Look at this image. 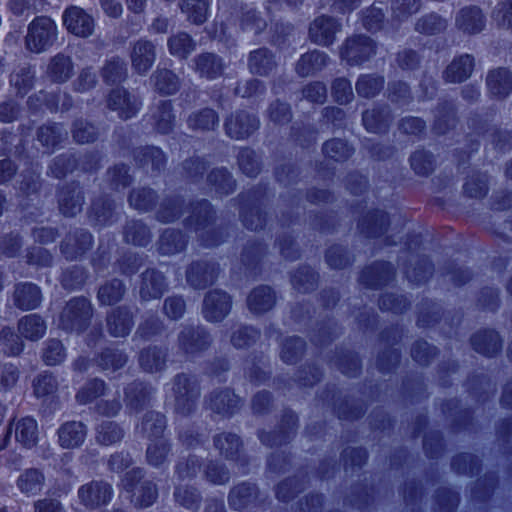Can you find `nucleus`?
<instances>
[{
  "mask_svg": "<svg viewBox=\"0 0 512 512\" xmlns=\"http://www.w3.org/2000/svg\"><path fill=\"white\" fill-rule=\"evenodd\" d=\"M171 393L174 412L187 417L196 411L201 396L198 378L189 373H178L171 380Z\"/></svg>",
  "mask_w": 512,
  "mask_h": 512,
  "instance_id": "f257e3e1",
  "label": "nucleus"
},
{
  "mask_svg": "<svg viewBox=\"0 0 512 512\" xmlns=\"http://www.w3.org/2000/svg\"><path fill=\"white\" fill-rule=\"evenodd\" d=\"M58 39V26L47 16L34 18L27 27L25 36L26 49L35 54L48 51Z\"/></svg>",
  "mask_w": 512,
  "mask_h": 512,
  "instance_id": "f03ea898",
  "label": "nucleus"
},
{
  "mask_svg": "<svg viewBox=\"0 0 512 512\" xmlns=\"http://www.w3.org/2000/svg\"><path fill=\"white\" fill-rule=\"evenodd\" d=\"M123 489L130 494V501L135 507L146 508L158 498L157 485L144 478L142 468H133L122 479Z\"/></svg>",
  "mask_w": 512,
  "mask_h": 512,
  "instance_id": "7ed1b4c3",
  "label": "nucleus"
},
{
  "mask_svg": "<svg viewBox=\"0 0 512 512\" xmlns=\"http://www.w3.org/2000/svg\"><path fill=\"white\" fill-rule=\"evenodd\" d=\"M93 315L90 301L85 297L70 299L59 317V327L68 332L81 333L87 329Z\"/></svg>",
  "mask_w": 512,
  "mask_h": 512,
  "instance_id": "20e7f679",
  "label": "nucleus"
},
{
  "mask_svg": "<svg viewBox=\"0 0 512 512\" xmlns=\"http://www.w3.org/2000/svg\"><path fill=\"white\" fill-rule=\"evenodd\" d=\"M214 219V211L206 200L197 202L192 206L191 215L186 220V226L199 234L203 245L212 247L219 245L223 240L218 238V232L210 228Z\"/></svg>",
  "mask_w": 512,
  "mask_h": 512,
  "instance_id": "39448f33",
  "label": "nucleus"
},
{
  "mask_svg": "<svg viewBox=\"0 0 512 512\" xmlns=\"http://www.w3.org/2000/svg\"><path fill=\"white\" fill-rule=\"evenodd\" d=\"M211 344L212 337L202 325H182L177 335L178 352L187 357H194L204 352Z\"/></svg>",
  "mask_w": 512,
  "mask_h": 512,
  "instance_id": "423d86ee",
  "label": "nucleus"
},
{
  "mask_svg": "<svg viewBox=\"0 0 512 512\" xmlns=\"http://www.w3.org/2000/svg\"><path fill=\"white\" fill-rule=\"evenodd\" d=\"M376 54V43L369 36L348 37L340 48V57L350 66H360Z\"/></svg>",
  "mask_w": 512,
  "mask_h": 512,
  "instance_id": "0eeeda50",
  "label": "nucleus"
},
{
  "mask_svg": "<svg viewBox=\"0 0 512 512\" xmlns=\"http://www.w3.org/2000/svg\"><path fill=\"white\" fill-rule=\"evenodd\" d=\"M80 503L89 510L108 505L114 495L112 485L104 480H91L78 488Z\"/></svg>",
  "mask_w": 512,
  "mask_h": 512,
  "instance_id": "6e6552de",
  "label": "nucleus"
},
{
  "mask_svg": "<svg viewBox=\"0 0 512 512\" xmlns=\"http://www.w3.org/2000/svg\"><path fill=\"white\" fill-rule=\"evenodd\" d=\"M78 166L85 172L96 170L99 166V157L95 154H88L77 160L73 154H61L52 160L48 174L61 179L68 173L73 172Z\"/></svg>",
  "mask_w": 512,
  "mask_h": 512,
  "instance_id": "1a4fd4ad",
  "label": "nucleus"
},
{
  "mask_svg": "<svg viewBox=\"0 0 512 512\" xmlns=\"http://www.w3.org/2000/svg\"><path fill=\"white\" fill-rule=\"evenodd\" d=\"M231 309V296L223 290L214 289L205 294L201 313L207 322L220 323L230 314Z\"/></svg>",
  "mask_w": 512,
  "mask_h": 512,
  "instance_id": "9d476101",
  "label": "nucleus"
},
{
  "mask_svg": "<svg viewBox=\"0 0 512 512\" xmlns=\"http://www.w3.org/2000/svg\"><path fill=\"white\" fill-rule=\"evenodd\" d=\"M204 405L213 413L223 417H230L239 411L242 401L231 389L218 388L205 396Z\"/></svg>",
  "mask_w": 512,
  "mask_h": 512,
  "instance_id": "9b49d317",
  "label": "nucleus"
},
{
  "mask_svg": "<svg viewBox=\"0 0 512 512\" xmlns=\"http://www.w3.org/2000/svg\"><path fill=\"white\" fill-rule=\"evenodd\" d=\"M259 128L257 117L245 110H237L230 114L224 122L225 133L236 140L248 138Z\"/></svg>",
  "mask_w": 512,
  "mask_h": 512,
  "instance_id": "f8f14e48",
  "label": "nucleus"
},
{
  "mask_svg": "<svg viewBox=\"0 0 512 512\" xmlns=\"http://www.w3.org/2000/svg\"><path fill=\"white\" fill-rule=\"evenodd\" d=\"M62 20L67 31L77 37L88 38L94 33V18L80 7L70 6L66 8Z\"/></svg>",
  "mask_w": 512,
  "mask_h": 512,
  "instance_id": "ddd939ff",
  "label": "nucleus"
},
{
  "mask_svg": "<svg viewBox=\"0 0 512 512\" xmlns=\"http://www.w3.org/2000/svg\"><path fill=\"white\" fill-rule=\"evenodd\" d=\"M157 58L156 45L146 38H140L131 46L130 60L132 69L139 75H145Z\"/></svg>",
  "mask_w": 512,
  "mask_h": 512,
  "instance_id": "4468645a",
  "label": "nucleus"
},
{
  "mask_svg": "<svg viewBox=\"0 0 512 512\" xmlns=\"http://www.w3.org/2000/svg\"><path fill=\"white\" fill-rule=\"evenodd\" d=\"M219 272L215 262H193L186 270V281L194 289H205L217 280Z\"/></svg>",
  "mask_w": 512,
  "mask_h": 512,
  "instance_id": "2eb2a0df",
  "label": "nucleus"
},
{
  "mask_svg": "<svg viewBox=\"0 0 512 512\" xmlns=\"http://www.w3.org/2000/svg\"><path fill=\"white\" fill-rule=\"evenodd\" d=\"M340 30L341 23L335 18L321 15L310 24L309 38L317 45L329 46L335 41V36Z\"/></svg>",
  "mask_w": 512,
  "mask_h": 512,
  "instance_id": "dca6fc26",
  "label": "nucleus"
},
{
  "mask_svg": "<svg viewBox=\"0 0 512 512\" xmlns=\"http://www.w3.org/2000/svg\"><path fill=\"white\" fill-rule=\"evenodd\" d=\"M109 109L116 111L119 118L127 120L134 117L141 106L138 98L127 90L117 88L111 91L107 99Z\"/></svg>",
  "mask_w": 512,
  "mask_h": 512,
  "instance_id": "f3484780",
  "label": "nucleus"
},
{
  "mask_svg": "<svg viewBox=\"0 0 512 512\" xmlns=\"http://www.w3.org/2000/svg\"><path fill=\"white\" fill-rule=\"evenodd\" d=\"M58 207L65 217H74L82 211L84 195L78 184L62 186L57 194Z\"/></svg>",
  "mask_w": 512,
  "mask_h": 512,
  "instance_id": "a211bd4d",
  "label": "nucleus"
},
{
  "mask_svg": "<svg viewBox=\"0 0 512 512\" xmlns=\"http://www.w3.org/2000/svg\"><path fill=\"white\" fill-rule=\"evenodd\" d=\"M277 66L276 55L266 47L257 48L248 54L247 67L253 75L268 76Z\"/></svg>",
  "mask_w": 512,
  "mask_h": 512,
  "instance_id": "6ab92c4d",
  "label": "nucleus"
},
{
  "mask_svg": "<svg viewBox=\"0 0 512 512\" xmlns=\"http://www.w3.org/2000/svg\"><path fill=\"white\" fill-rule=\"evenodd\" d=\"M194 71L201 77L214 80L221 77L225 70L223 59L214 53L205 52L195 56L192 60Z\"/></svg>",
  "mask_w": 512,
  "mask_h": 512,
  "instance_id": "aec40b11",
  "label": "nucleus"
},
{
  "mask_svg": "<svg viewBox=\"0 0 512 512\" xmlns=\"http://www.w3.org/2000/svg\"><path fill=\"white\" fill-rule=\"evenodd\" d=\"M214 446L226 459L240 463L245 466L247 460L241 455L242 441L237 434L222 432L214 436Z\"/></svg>",
  "mask_w": 512,
  "mask_h": 512,
  "instance_id": "412c9836",
  "label": "nucleus"
},
{
  "mask_svg": "<svg viewBox=\"0 0 512 512\" xmlns=\"http://www.w3.org/2000/svg\"><path fill=\"white\" fill-rule=\"evenodd\" d=\"M486 86L492 97L504 99L512 92V73L505 67L490 70L486 76Z\"/></svg>",
  "mask_w": 512,
  "mask_h": 512,
  "instance_id": "4be33fe9",
  "label": "nucleus"
},
{
  "mask_svg": "<svg viewBox=\"0 0 512 512\" xmlns=\"http://www.w3.org/2000/svg\"><path fill=\"white\" fill-rule=\"evenodd\" d=\"M166 289L167 283L161 272L155 269H147L141 274L139 294L142 300L158 299Z\"/></svg>",
  "mask_w": 512,
  "mask_h": 512,
  "instance_id": "5701e85b",
  "label": "nucleus"
},
{
  "mask_svg": "<svg viewBox=\"0 0 512 512\" xmlns=\"http://www.w3.org/2000/svg\"><path fill=\"white\" fill-rule=\"evenodd\" d=\"M485 16L477 6H466L455 16V26L467 34L480 33L485 27Z\"/></svg>",
  "mask_w": 512,
  "mask_h": 512,
  "instance_id": "b1692460",
  "label": "nucleus"
},
{
  "mask_svg": "<svg viewBox=\"0 0 512 512\" xmlns=\"http://www.w3.org/2000/svg\"><path fill=\"white\" fill-rule=\"evenodd\" d=\"M106 326L111 336L126 337L134 326L133 315L125 306L114 308L107 314Z\"/></svg>",
  "mask_w": 512,
  "mask_h": 512,
  "instance_id": "393cba45",
  "label": "nucleus"
},
{
  "mask_svg": "<svg viewBox=\"0 0 512 512\" xmlns=\"http://www.w3.org/2000/svg\"><path fill=\"white\" fill-rule=\"evenodd\" d=\"M45 75L53 83H66L74 75L72 58L64 53H57L49 59Z\"/></svg>",
  "mask_w": 512,
  "mask_h": 512,
  "instance_id": "a878e982",
  "label": "nucleus"
},
{
  "mask_svg": "<svg viewBox=\"0 0 512 512\" xmlns=\"http://www.w3.org/2000/svg\"><path fill=\"white\" fill-rule=\"evenodd\" d=\"M92 235L83 229L69 233L61 244V251L67 259H76L92 247Z\"/></svg>",
  "mask_w": 512,
  "mask_h": 512,
  "instance_id": "bb28decb",
  "label": "nucleus"
},
{
  "mask_svg": "<svg viewBox=\"0 0 512 512\" xmlns=\"http://www.w3.org/2000/svg\"><path fill=\"white\" fill-rule=\"evenodd\" d=\"M57 434L62 448H78L86 439L87 426L81 421H67L58 428Z\"/></svg>",
  "mask_w": 512,
  "mask_h": 512,
  "instance_id": "cd10ccee",
  "label": "nucleus"
},
{
  "mask_svg": "<svg viewBox=\"0 0 512 512\" xmlns=\"http://www.w3.org/2000/svg\"><path fill=\"white\" fill-rule=\"evenodd\" d=\"M186 124L191 131L204 134L218 128L219 115L214 109L205 107L191 112L186 119Z\"/></svg>",
  "mask_w": 512,
  "mask_h": 512,
  "instance_id": "c85d7f7f",
  "label": "nucleus"
},
{
  "mask_svg": "<svg viewBox=\"0 0 512 512\" xmlns=\"http://www.w3.org/2000/svg\"><path fill=\"white\" fill-rule=\"evenodd\" d=\"M12 426L10 424L4 441L12 434ZM14 433L17 442L22 444L26 448H31L36 445L38 440V425L35 419L31 417H25L14 423Z\"/></svg>",
  "mask_w": 512,
  "mask_h": 512,
  "instance_id": "c756f323",
  "label": "nucleus"
},
{
  "mask_svg": "<svg viewBox=\"0 0 512 512\" xmlns=\"http://www.w3.org/2000/svg\"><path fill=\"white\" fill-rule=\"evenodd\" d=\"M13 301L15 306L21 310H33L42 302V293L36 284L19 283L15 286Z\"/></svg>",
  "mask_w": 512,
  "mask_h": 512,
  "instance_id": "7c9ffc66",
  "label": "nucleus"
},
{
  "mask_svg": "<svg viewBox=\"0 0 512 512\" xmlns=\"http://www.w3.org/2000/svg\"><path fill=\"white\" fill-rule=\"evenodd\" d=\"M474 69V58L469 54L455 57L443 72V79L449 83H461L467 80Z\"/></svg>",
  "mask_w": 512,
  "mask_h": 512,
  "instance_id": "2f4dec72",
  "label": "nucleus"
},
{
  "mask_svg": "<svg viewBox=\"0 0 512 512\" xmlns=\"http://www.w3.org/2000/svg\"><path fill=\"white\" fill-rule=\"evenodd\" d=\"M395 271L390 263L378 262L364 269L360 282L367 287L378 288L394 278Z\"/></svg>",
  "mask_w": 512,
  "mask_h": 512,
  "instance_id": "473e14b6",
  "label": "nucleus"
},
{
  "mask_svg": "<svg viewBox=\"0 0 512 512\" xmlns=\"http://www.w3.org/2000/svg\"><path fill=\"white\" fill-rule=\"evenodd\" d=\"M151 124L162 134H168L173 130L175 115L173 105L169 100H161L151 109Z\"/></svg>",
  "mask_w": 512,
  "mask_h": 512,
  "instance_id": "72a5a7b5",
  "label": "nucleus"
},
{
  "mask_svg": "<svg viewBox=\"0 0 512 512\" xmlns=\"http://www.w3.org/2000/svg\"><path fill=\"white\" fill-rule=\"evenodd\" d=\"M329 56L319 50L309 51L299 58L295 64V72L300 77H308L316 74L327 66Z\"/></svg>",
  "mask_w": 512,
  "mask_h": 512,
  "instance_id": "f704fd0d",
  "label": "nucleus"
},
{
  "mask_svg": "<svg viewBox=\"0 0 512 512\" xmlns=\"http://www.w3.org/2000/svg\"><path fill=\"white\" fill-rule=\"evenodd\" d=\"M297 417L292 411H286L281 419L280 431L277 435L261 432L259 438L267 446L282 445L295 434Z\"/></svg>",
  "mask_w": 512,
  "mask_h": 512,
  "instance_id": "c9c22d12",
  "label": "nucleus"
},
{
  "mask_svg": "<svg viewBox=\"0 0 512 512\" xmlns=\"http://www.w3.org/2000/svg\"><path fill=\"white\" fill-rule=\"evenodd\" d=\"M473 349L487 357H493L502 349V340L494 330H481L471 337Z\"/></svg>",
  "mask_w": 512,
  "mask_h": 512,
  "instance_id": "e433bc0d",
  "label": "nucleus"
},
{
  "mask_svg": "<svg viewBox=\"0 0 512 512\" xmlns=\"http://www.w3.org/2000/svg\"><path fill=\"white\" fill-rule=\"evenodd\" d=\"M155 389L146 383L134 381L125 388V401L128 408L138 412L150 401Z\"/></svg>",
  "mask_w": 512,
  "mask_h": 512,
  "instance_id": "4c0bfd02",
  "label": "nucleus"
},
{
  "mask_svg": "<svg viewBox=\"0 0 512 512\" xmlns=\"http://www.w3.org/2000/svg\"><path fill=\"white\" fill-rule=\"evenodd\" d=\"M275 303L276 296L274 291L265 285L254 288L247 298L249 310L257 315L268 312L274 307Z\"/></svg>",
  "mask_w": 512,
  "mask_h": 512,
  "instance_id": "58836bf2",
  "label": "nucleus"
},
{
  "mask_svg": "<svg viewBox=\"0 0 512 512\" xmlns=\"http://www.w3.org/2000/svg\"><path fill=\"white\" fill-rule=\"evenodd\" d=\"M258 488L249 482H242L234 486L228 495V502L231 508L243 510L254 504L258 498Z\"/></svg>",
  "mask_w": 512,
  "mask_h": 512,
  "instance_id": "ea45409f",
  "label": "nucleus"
},
{
  "mask_svg": "<svg viewBox=\"0 0 512 512\" xmlns=\"http://www.w3.org/2000/svg\"><path fill=\"white\" fill-rule=\"evenodd\" d=\"M167 362L166 349L149 346L140 351L139 365L148 373H157L165 370Z\"/></svg>",
  "mask_w": 512,
  "mask_h": 512,
  "instance_id": "a19ab883",
  "label": "nucleus"
},
{
  "mask_svg": "<svg viewBox=\"0 0 512 512\" xmlns=\"http://www.w3.org/2000/svg\"><path fill=\"white\" fill-rule=\"evenodd\" d=\"M125 436V429L117 422L103 420L95 427V441L101 446L120 443Z\"/></svg>",
  "mask_w": 512,
  "mask_h": 512,
  "instance_id": "79ce46f5",
  "label": "nucleus"
},
{
  "mask_svg": "<svg viewBox=\"0 0 512 512\" xmlns=\"http://www.w3.org/2000/svg\"><path fill=\"white\" fill-rule=\"evenodd\" d=\"M173 498L179 507L192 512H197L202 503V494L199 489L189 484L176 485Z\"/></svg>",
  "mask_w": 512,
  "mask_h": 512,
  "instance_id": "37998d69",
  "label": "nucleus"
},
{
  "mask_svg": "<svg viewBox=\"0 0 512 512\" xmlns=\"http://www.w3.org/2000/svg\"><path fill=\"white\" fill-rule=\"evenodd\" d=\"M363 124L369 132H385L391 121L392 115L388 106L376 107L366 110L362 116Z\"/></svg>",
  "mask_w": 512,
  "mask_h": 512,
  "instance_id": "c03bdc74",
  "label": "nucleus"
},
{
  "mask_svg": "<svg viewBox=\"0 0 512 512\" xmlns=\"http://www.w3.org/2000/svg\"><path fill=\"white\" fill-rule=\"evenodd\" d=\"M18 331L25 339L38 341L46 334L47 324L40 315L29 314L18 321Z\"/></svg>",
  "mask_w": 512,
  "mask_h": 512,
  "instance_id": "a18cd8bd",
  "label": "nucleus"
},
{
  "mask_svg": "<svg viewBox=\"0 0 512 512\" xmlns=\"http://www.w3.org/2000/svg\"><path fill=\"white\" fill-rule=\"evenodd\" d=\"M67 130L61 124L52 123L39 127L37 139L48 152H52L59 144L67 139Z\"/></svg>",
  "mask_w": 512,
  "mask_h": 512,
  "instance_id": "49530a36",
  "label": "nucleus"
},
{
  "mask_svg": "<svg viewBox=\"0 0 512 512\" xmlns=\"http://www.w3.org/2000/svg\"><path fill=\"white\" fill-rule=\"evenodd\" d=\"M178 6L186 20L194 25H202L209 16V0H180Z\"/></svg>",
  "mask_w": 512,
  "mask_h": 512,
  "instance_id": "de8ad7c7",
  "label": "nucleus"
},
{
  "mask_svg": "<svg viewBox=\"0 0 512 512\" xmlns=\"http://www.w3.org/2000/svg\"><path fill=\"white\" fill-rule=\"evenodd\" d=\"M45 484V476L39 469L30 468L22 472L17 479L18 489L27 496L40 493Z\"/></svg>",
  "mask_w": 512,
  "mask_h": 512,
  "instance_id": "09e8293b",
  "label": "nucleus"
},
{
  "mask_svg": "<svg viewBox=\"0 0 512 512\" xmlns=\"http://www.w3.org/2000/svg\"><path fill=\"white\" fill-rule=\"evenodd\" d=\"M125 293L126 286L123 281L113 278L99 287L97 299L101 305H114L123 299Z\"/></svg>",
  "mask_w": 512,
  "mask_h": 512,
  "instance_id": "8fccbe9b",
  "label": "nucleus"
},
{
  "mask_svg": "<svg viewBox=\"0 0 512 512\" xmlns=\"http://www.w3.org/2000/svg\"><path fill=\"white\" fill-rule=\"evenodd\" d=\"M169 53L177 58L186 59L195 49V40L186 32H177L167 39Z\"/></svg>",
  "mask_w": 512,
  "mask_h": 512,
  "instance_id": "3c124183",
  "label": "nucleus"
},
{
  "mask_svg": "<svg viewBox=\"0 0 512 512\" xmlns=\"http://www.w3.org/2000/svg\"><path fill=\"white\" fill-rule=\"evenodd\" d=\"M363 27L370 32L380 31L385 23V8L381 1H375L371 6L360 12Z\"/></svg>",
  "mask_w": 512,
  "mask_h": 512,
  "instance_id": "603ef678",
  "label": "nucleus"
},
{
  "mask_svg": "<svg viewBox=\"0 0 512 512\" xmlns=\"http://www.w3.org/2000/svg\"><path fill=\"white\" fill-rule=\"evenodd\" d=\"M388 217L383 211L369 212L359 223V229L366 237H378L385 230Z\"/></svg>",
  "mask_w": 512,
  "mask_h": 512,
  "instance_id": "864d4df0",
  "label": "nucleus"
},
{
  "mask_svg": "<svg viewBox=\"0 0 512 512\" xmlns=\"http://www.w3.org/2000/svg\"><path fill=\"white\" fill-rule=\"evenodd\" d=\"M385 85L383 76L377 74H362L358 77L355 89L357 94L362 98H374L377 96Z\"/></svg>",
  "mask_w": 512,
  "mask_h": 512,
  "instance_id": "5fc2aeb1",
  "label": "nucleus"
},
{
  "mask_svg": "<svg viewBox=\"0 0 512 512\" xmlns=\"http://www.w3.org/2000/svg\"><path fill=\"white\" fill-rule=\"evenodd\" d=\"M127 354L119 349L106 348L96 358L97 366L102 371H117L127 363Z\"/></svg>",
  "mask_w": 512,
  "mask_h": 512,
  "instance_id": "6e6d98bb",
  "label": "nucleus"
},
{
  "mask_svg": "<svg viewBox=\"0 0 512 512\" xmlns=\"http://www.w3.org/2000/svg\"><path fill=\"white\" fill-rule=\"evenodd\" d=\"M150 79L153 81L155 89L164 95H173L180 88L178 76L168 69L156 70Z\"/></svg>",
  "mask_w": 512,
  "mask_h": 512,
  "instance_id": "4d7b16f0",
  "label": "nucleus"
},
{
  "mask_svg": "<svg viewBox=\"0 0 512 512\" xmlns=\"http://www.w3.org/2000/svg\"><path fill=\"white\" fill-rule=\"evenodd\" d=\"M448 21L435 12L427 13L417 19L414 25L416 32L424 35H436L444 32Z\"/></svg>",
  "mask_w": 512,
  "mask_h": 512,
  "instance_id": "13d9d810",
  "label": "nucleus"
},
{
  "mask_svg": "<svg viewBox=\"0 0 512 512\" xmlns=\"http://www.w3.org/2000/svg\"><path fill=\"white\" fill-rule=\"evenodd\" d=\"M135 160L142 167H147L151 164L152 171L159 172L164 168L166 158L164 153L157 147L147 146L135 150Z\"/></svg>",
  "mask_w": 512,
  "mask_h": 512,
  "instance_id": "bf43d9fd",
  "label": "nucleus"
},
{
  "mask_svg": "<svg viewBox=\"0 0 512 512\" xmlns=\"http://www.w3.org/2000/svg\"><path fill=\"white\" fill-rule=\"evenodd\" d=\"M186 246V239L182 232L166 229L160 236L158 250L163 255H173L182 251Z\"/></svg>",
  "mask_w": 512,
  "mask_h": 512,
  "instance_id": "052dcab7",
  "label": "nucleus"
},
{
  "mask_svg": "<svg viewBox=\"0 0 512 512\" xmlns=\"http://www.w3.org/2000/svg\"><path fill=\"white\" fill-rule=\"evenodd\" d=\"M124 239L127 243L137 246H146L151 242L150 229L140 220L127 222L124 228Z\"/></svg>",
  "mask_w": 512,
  "mask_h": 512,
  "instance_id": "680f3d73",
  "label": "nucleus"
},
{
  "mask_svg": "<svg viewBox=\"0 0 512 512\" xmlns=\"http://www.w3.org/2000/svg\"><path fill=\"white\" fill-rule=\"evenodd\" d=\"M171 445L164 439L153 440L146 449V460L150 466L160 468L168 462Z\"/></svg>",
  "mask_w": 512,
  "mask_h": 512,
  "instance_id": "e2e57ef3",
  "label": "nucleus"
},
{
  "mask_svg": "<svg viewBox=\"0 0 512 512\" xmlns=\"http://www.w3.org/2000/svg\"><path fill=\"white\" fill-rule=\"evenodd\" d=\"M260 335V331L252 326L238 325L232 329L230 343L236 349H246L255 344Z\"/></svg>",
  "mask_w": 512,
  "mask_h": 512,
  "instance_id": "0e129e2a",
  "label": "nucleus"
},
{
  "mask_svg": "<svg viewBox=\"0 0 512 512\" xmlns=\"http://www.w3.org/2000/svg\"><path fill=\"white\" fill-rule=\"evenodd\" d=\"M157 200L156 192L147 187L133 189L128 196L129 205L140 212L150 211Z\"/></svg>",
  "mask_w": 512,
  "mask_h": 512,
  "instance_id": "69168bd1",
  "label": "nucleus"
},
{
  "mask_svg": "<svg viewBox=\"0 0 512 512\" xmlns=\"http://www.w3.org/2000/svg\"><path fill=\"white\" fill-rule=\"evenodd\" d=\"M107 390V385L100 378H93L85 382V384L77 391L75 399L78 404L86 405L97 398L103 396Z\"/></svg>",
  "mask_w": 512,
  "mask_h": 512,
  "instance_id": "338daca9",
  "label": "nucleus"
},
{
  "mask_svg": "<svg viewBox=\"0 0 512 512\" xmlns=\"http://www.w3.org/2000/svg\"><path fill=\"white\" fill-rule=\"evenodd\" d=\"M35 71L29 65L19 66L10 76L11 85L21 96L26 95L33 87Z\"/></svg>",
  "mask_w": 512,
  "mask_h": 512,
  "instance_id": "774afa93",
  "label": "nucleus"
}]
</instances>
